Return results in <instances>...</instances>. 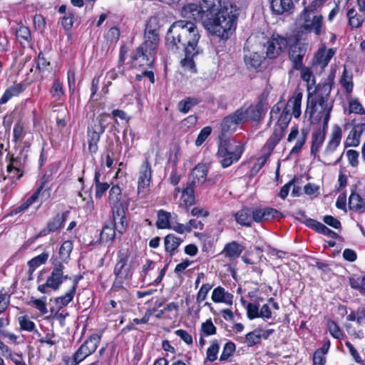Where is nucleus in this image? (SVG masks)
<instances>
[{
  "mask_svg": "<svg viewBox=\"0 0 365 365\" xmlns=\"http://www.w3.org/2000/svg\"><path fill=\"white\" fill-rule=\"evenodd\" d=\"M319 1V0H315L312 1L309 6L304 8L299 16L300 19L303 21L302 24L312 21V18H311V14L315 11Z\"/></svg>",
  "mask_w": 365,
  "mask_h": 365,
  "instance_id": "obj_46",
  "label": "nucleus"
},
{
  "mask_svg": "<svg viewBox=\"0 0 365 365\" xmlns=\"http://www.w3.org/2000/svg\"><path fill=\"white\" fill-rule=\"evenodd\" d=\"M336 53V49L331 48L326 49L325 46L320 47L314 56L315 62L322 68L326 67Z\"/></svg>",
  "mask_w": 365,
  "mask_h": 365,
  "instance_id": "obj_21",
  "label": "nucleus"
},
{
  "mask_svg": "<svg viewBox=\"0 0 365 365\" xmlns=\"http://www.w3.org/2000/svg\"><path fill=\"white\" fill-rule=\"evenodd\" d=\"M122 198L121 189L118 185H113L109 190L108 203L112 211L118 208H123L120 201Z\"/></svg>",
  "mask_w": 365,
  "mask_h": 365,
  "instance_id": "obj_29",
  "label": "nucleus"
},
{
  "mask_svg": "<svg viewBox=\"0 0 365 365\" xmlns=\"http://www.w3.org/2000/svg\"><path fill=\"white\" fill-rule=\"evenodd\" d=\"M16 36L21 44H23L25 42L29 43L31 41V31L27 26H19L16 30Z\"/></svg>",
  "mask_w": 365,
  "mask_h": 365,
  "instance_id": "obj_44",
  "label": "nucleus"
},
{
  "mask_svg": "<svg viewBox=\"0 0 365 365\" xmlns=\"http://www.w3.org/2000/svg\"><path fill=\"white\" fill-rule=\"evenodd\" d=\"M73 21L74 13L71 10H68L66 15H63L60 18L61 24L66 31H70L71 29L73 24Z\"/></svg>",
  "mask_w": 365,
  "mask_h": 365,
  "instance_id": "obj_52",
  "label": "nucleus"
},
{
  "mask_svg": "<svg viewBox=\"0 0 365 365\" xmlns=\"http://www.w3.org/2000/svg\"><path fill=\"white\" fill-rule=\"evenodd\" d=\"M180 15L187 19V21H191L196 24L200 21L205 30L212 36H216L221 40V33L215 26V21L210 16H206L205 10L202 9L201 4L188 3L185 4L180 9Z\"/></svg>",
  "mask_w": 365,
  "mask_h": 365,
  "instance_id": "obj_4",
  "label": "nucleus"
},
{
  "mask_svg": "<svg viewBox=\"0 0 365 365\" xmlns=\"http://www.w3.org/2000/svg\"><path fill=\"white\" fill-rule=\"evenodd\" d=\"M207 169L205 164L199 163L192 169V180L190 183H192V186L195 183L202 184L206 180Z\"/></svg>",
  "mask_w": 365,
  "mask_h": 365,
  "instance_id": "obj_32",
  "label": "nucleus"
},
{
  "mask_svg": "<svg viewBox=\"0 0 365 365\" xmlns=\"http://www.w3.org/2000/svg\"><path fill=\"white\" fill-rule=\"evenodd\" d=\"M50 94L52 98H54L57 101L61 100L62 97L64 96L63 86L58 78L54 80L50 89Z\"/></svg>",
  "mask_w": 365,
  "mask_h": 365,
  "instance_id": "obj_42",
  "label": "nucleus"
},
{
  "mask_svg": "<svg viewBox=\"0 0 365 365\" xmlns=\"http://www.w3.org/2000/svg\"><path fill=\"white\" fill-rule=\"evenodd\" d=\"M113 220L115 229L118 232L123 234L127 227V220L123 208H118L113 211Z\"/></svg>",
  "mask_w": 365,
  "mask_h": 365,
  "instance_id": "obj_33",
  "label": "nucleus"
},
{
  "mask_svg": "<svg viewBox=\"0 0 365 365\" xmlns=\"http://www.w3.org/2000/svg\"><path fill=\"white\" fill-rule=\"evenodd\" d=\"M349 109L350 113L360 115L365 114V109L358 99H354L349 102Z\"/></svg>",
  "mask_w": 365,
  "mask_h": 365,
  "instance_id": "obj_59",
  "label": "nucleus"
},
{
  "mask_svg": "<svg viewBox=\"0 0 365 365\" xmlns=\"http://www.w3.org/2000/svg\"><path fill=\"white\" fill-rule=\"evenodd\" d=\"M206 16L215 20V26L221 33V40L226 41L235 32L240 6L233 0H199Z\"/></svg>",
  "mask_w": 365,
  "mask_h": 365,
  "instance_id": "obj_1",
  "label": "nucleus"
},
{
  "mask_svg": "<svg viewBox=\"0 0 365 365\" xmlns=\"http://www.w3.org/2000/svg\"><path fill=\"white\" fill-rule=\"evenodd\" d=\"M289 42V38L273 33L264 44L266 57L269 59L278 58L287 49Z\"/></svg>",
  "mask_w": 365,
  "mask_h": 365,
  "instance_id": "obj_10",
  "label": "nucleus"
},
{
  "mask_svg": "<svg viewBox=\"0 0 365 365\" xmlns=\"http://www.w3.org/2000/svg\"><path fill=\"white\" fill-rule=\"evenodd\" d=\"M236 222L245 227H251L252 220V207H244L235 214Z\"/></svg>",
  "mask_w": 365,
  "mask_h": 365,
  "instance_id": "obj_24",
  "label": "nucleus"
},
{
  "mask_svg": "<svg viewBox=\"0 0 365 365\" xmlns=\"http://www.w3.org/2000/svg\"><path fill=\"white\" fill-rule=\"evenodd\" d=\"M327 131L317 128L312 134L311 153L316 155L326 138Z\"/></svg>",
  "mask_w": 365,
  "mask_h": 365,
  "instance_id": "obj_25",
  "label": "nucleus"
},
{
  "mask_svg": "<svg viewBox=\"0 0 365 365\" xmlns=\"http://www.w3.org/2000/svg\"><path fill=\"white\" fill-rule=\"evenodd\" d=\"M201 35L196 24L178 20L169 27L165 36V46L174 54L181 51H200L198 46Z\"/></svg>",
  "mask_w": 365,
  "mask_h": 365,
  "instance_id": "obj_2",
  "label": "nucleus"
},
{
  "mask_svg": "<svg viewBox=\"0 0 365 365\" xmlns=\"http://www.w3.org/2000/svg\"><path fill=\"white\" fill-rule=\"evenodd\" d=\"M118 260L115 267V274L117 280L122 283L124 279L131 277L130 265L128 264L130 257L129 250L126 248L121 249L118 254Z\"/></svg>",
  "mask_w": 365,
  "mask_h": 365,
  "instance_id": "obj_15",
  "label": "nucleus"
},
{
  "mask_svg": "<svg viewBox=\"0 0 365 365\" xmlns=\"http://www.w3.org/2000/svg\"><path fill=\"white\" fill-rule=\"evenodd\" d=\"M264 59L257 52L250 53L244 56V61L247 68L257 72Z\"/></svg>",
  "mask_w": 365,
  "mask_h": 365,
  "instance_id": "obj_22",
  "label": "nucleus"
},
{
  "mask_svg": "<svg viewBox=\"0 0 365 365\" xmlns=\"http://www.w3.org/2000/svg\"><path fill=\"white\" fill-rule=\"evenodd\" d=\"M67 212L57 214L51 221L48 222L47 227L48 231L55 232L61 227L66 220Z\"/></svg>",
  "mask_w": 365,
  "mask_h": 365,
  "instance_id": "obj_45",
  "label": "nucleus"
},
{
  "mask_svg": "<svg viewBox=\"0 0 365 365\" xmlns=\"http://www.w3.org/2000/svg\"><path fill=\"white\" fill-rule=\"evenodd\" d=\"M195 202L194 187L192 183H187L182 190L180 206L187 207L193 205Z\"/></svg>",
  "mask_w": 365,
  "mask_h": 365,
  "instance_id": "obj_34",
  "label": "nucleus"
},
{
  "mask_svg": "<svg viewBox=\"0 0 365 365\" xmlns=\"http://www.w3.org/2000/svg\"><path fill=\"white\" fill-rule=\"evenodd\" d=\"M364 131L365 123L354 125L346 138L345 147L358 146L360 143V137Z\"/></svg>",
  "mask_w": 365,
  "mask_h": 365,
  "instance_id": "obj_20",
  "label": "nucleus"
},
{
  "mask_svg": "<svg viewBox=\"0 0 365 365\" xmlns=\"http://www.w3.org/2000/svg\"><path fill=\"white\" fill-rule=\"evenodd\" d=\"M232 294L225 292V289L220 286L214 289L212 293V300L215 303L224 302L227 304H232Z\"/></svg>",
  "mask_w": 365,
  "mask_h": 365,
  "instance_id": "obj_28",
  "label": "nucleus"
},
{
  "mask_svg": "<svg viewBox=\"0 0 365 365\" xmlns=\"http://www.w3.org/2000/svg\"><path fill=\"white\" fill-rule=\"evenodd\" d=\"M9 319L4 318L0 319V334L4 337H7L9 339L15 341L17 339V336L15 334L10 333L6 329V327L9 325Z\"/></svg>",
  "mask_w": 365,
  "mask_h": 365,
  "instance_id": "obj_55",
  "label": "nucleus"
},
{
  "mask_svg": "<svg viewBox=\"0 0 365 365\" xmlns=\"http://www.w3.org/2000/svg\"><path fill=\"white\" fill-rule=\"evenodd\" d=\"M21 330L32 331L35 329V324L27 316H21L18 318Z\"/></svg>",
  "mask_w": 365,
  "mask_h": 365,
  "instance_id": "obj_56",
  "label": "nucleus"
},
{
  "mask_svg": "<svg viewBox=\"0 0 365 365\" xmlns=\"http://www.w3.org/2000/svg\"><path fill=\"white\" fill-rule=\"evenodd\" d=\"M330 89L328 93L324 96L323 94H320L319 91L315 94L314 97L312 98V96L310 93L308 95L307 100V106L305 111L306 114L309 115V118H312L314 113L316 112V106L317 105L320 106L323 110H324L325 106H328L325 103L327 101V97L329 95Z\"/></svg>",
  "mask_w": 365,
  "mask_h": 365,
  "instance_id": "obj_17",
  "label": "nucleus"
},
{
  "mask_svg": "<svg viewBox=\"0 0 365 365\" xmlns=\"http://www.w3.org/2000/svg\"><path fill=\"white\" fill-rule=\"evenodd\" d=\"M51 63L46 59L43 53L40 51L36 59V68L40 73H43L45 71H49Z\"/></svg>",
  "mask_w": 365,
  "mask_h": 365,
  "instance_id": "obj_47",
  "label": "nucleus"
},
{
  "mask_svg": "<svg viewBox=\"0 0 365 365\" xmlns=\"http://www.w3.org/2000/svg\"><path fill=\"white\" fill-rule=\"evenodd\" d=\"M327 327L331 336L336 339H340L342 336V332L339 326L334 321L329 320L327 322Z\"/></svg>",
  "mask_w": 365,
  "mask_h": 365,
  "instance_id": "obj_64",
  "label": "nucleus"
},
{
  "mask_svg": "<svg viewBox=\"0 0 365 365\" xmlns=\"http://www.w3.org/2000/svg\"><path fill=\"white\" fill-rule=\"evenodd\" d=\"M48 253L43 252L41 255L32 258L28 262L29 272H33L37 267L46 263L48 258Z\"/></svg>",
  "mask_w": 365,
  "mask_h": 365,
  "instance_id": "obj_41",
  "label": "nucleus"
},
{
  "mask_svg": "<svg viewBox=\"0 0 365 365\" xmlns=\"http://www.w3.org/2000/svg\"><path fill=\"white\" fill-rule=\"evenodd\" d=\"M235 344L233 342H227L225 344L222 353L220 356V361L227 359L235 351Z\"/></svg>",
  "mask_w": 365,
  "mask_h": 365,
  "instance_id": "obj_60",
  "label": "nucleus"
},
{
  "mask_svg": "<svg viewBox=\"0 0 365 365\" xmlns=\"http://www.w3.org/2000/svg\"><path fill=\"white\" fill-rule=\"evenodd\" d=\"M268 94L263 92L258 98L257 103L253 105L245 103L234 113L225 116L221 123L223 133L234 132L237 126L246 122H259L266 113Z\"/></svg>",
  "mask_w": 365,
  "mask_h": 365,
  "instance_id": "obj_3",
  "label": "nucleus"
},
{
  "mask_svg": "<svg viewBox=\"0 0 365 365\" xmlns=\"http://www.w3.org/2000/svg\"><path fill=\"white\" fill-rule=\"evenodd\" d=\"M355 191L356 187L354 190H351V194L349 199V207L350 210L358 211L363 208L365 204L361 195L356 193Z\"/></svg>",
  "mask_w": 365,
  "mask_h": 365,
  "instance_id": "obj_40",
  "label": "nucleus"
},
{
  "mask_svg": "<svg viewBox=\"0 0 365 365\" xmlns=\"http://www.w3.org/2000/svg\"><path fill=\"white\" fill-rule=\"evenodd\" d=\"M331 110H332L331 106H326L324 110L319 112L318 115H320V117H319L320 118L323 117V120H322V125H319L317 127L318 129H321L322 130L327 132L329 121L330 117H331Z\"/></svg>",
  "mask_w": 365,
  "mask_h": 365,
  "instance_id": "obj_49",
  "label": "nucleus"
},
{
  "mask_svg": "<svg viewBox=\"0 0 365 365\" xmlns=\"http://www.w3.org/2000/svg\"><path fill=\"white\" fill-rule=\"evenodd\" d=\"M245 145L235 139L220 138L217 155L223 160H240L245 152Z\"/></svg>",
  "mask_w": 365,
  "mask_h": 365,
  "instance_id": "obj_7",
  "label": "nucleus"
},
{
  "mask_svg": "<svg viewBox=\"0 0 365 365\" xmlns=\"http://www.w3.org/2000/svg\"><path fill=\"white\" fill-rule=\"evenodd\" d=\"M212 285L210 284H204L201 286L197 294L196 301L197 303H200L203 302L210 292V290L212 289Z\"/></svg>",
  "mask_w": 365,
  "mask_h": 365,
  "instance_id": "obj_63",
  "label": "nucleus"
},
{
  "mask_svg": "<svg viewBox=\"0 0 365 365\" xmlns=\"http://www.w3.org/2000/svg\"><path fill=\"white\" fill-rule=\"evenodd\" d=\"M155 53L138 46L135 53L130 56L129 64L131 68L144 69L152 68L155 61Z\"/></svg>",
  "mask_w": 365,
  "mask_h": 365,
  "instance_id": "obj_11",
  "label": "nucleus"
},
{
  "mask_svg": "<svg viewBox=\"0 0 365 365\" xmlns=\"http://www.w3.org/2000/svg\"><path fill=\"white\" fill-rule=\"evenodd\" d=\"M77 284L78 281L74 279L68 291L64 295L55 299L54 302L57 305L58 309L67 306L72 301L76 291Z\"/></svg>",
  "mask_w": 365,
  "mask_h": 365,
  "instance_id": "obj_27",
  "label": "nucleus"
},
{
  "mask_svg": "<svg viewBox=\"0 0 365 365\" xmlns=\"http://www.w3.org/2000/svg\"><path fill=\"white\" fill-rule=\"evenodd\" d=\"M219 344L216 341H212L210 346L207 349V359L210 361H213L217 359V354L219 351Z\"/></svg>",
  "mask_w": 365,
  "mask_h": 365,
  "instance_id": "obj_62",
  "label": "nucleus"
},
{
  "mask_svg": "<svg viewBox=\"0 0 365 365\" xmlns=\"http://www.w3.org/2000/svg\"><path fill=\"white\" fill-rule=\"evenodd\" d=\"M212 133V128L210 126H205L204 127L199 133L195 144L196 146H200L202 145L206 139L208 138V136L210 135Z\"/></svg>",
  "mask_w": 365,
  "mask_h": 365,
  "instance_id": "obj_57",
  "label": "nucleus"
},
{
  "mask_svg": "<svg viewBox=\"0 0 365 365\" xmlns=\"http://www.w3.org/2000/svg\"><path fill=\"white\" fill-rule=\"evenodd\" d=\"M201 101V98L197 97H186L178 102V110L180 113L186 114L193 106L198 105Z\"/></svg>",
  "mask_w": 365,
  "mask_h": 365,
  "instance_id": "obj_35",
  "label": "nucleus"
},
{
  "mask_svg": "<svg viewBox=\"0 0 365 365\" xmlns=\"http://www.w3.org/2000/svg\"><path fill=\"white\" fill-rule=\"evenodd\" d=\"M307 53V44L302 43L299 40H297L292 43L288 50L289 60L292 62L293 70H299L303 68V59Z\"/></svg>",
  "mask_w": 365,
  "mask_h": 365,
  "instance_id": "obj_13",
  "label": "nucleus"
},
{
  "mask_svg": "<svg viewBox=\"0 0 365 365\" xmlns=\"http://www.w3.org/2000/svg\"><path fill=\"white\" fill-rule=\"evenodd\" d=\"M201 53L200 51H181L180 55L184 54V58L181 59V66L184 68H188L192 72H196V66L194 61V58Z\"/></svg>",
  "mask_w": 365,
  "mask_h": 365,
  "instance_id": "obj_31",
  "label": "nucleus"
},
{
  "mask_svg": "<svg viewBox=\"0 0 365 365\" xmlns=\"http://www.w3.org/2000/svg\"><path fill=\"white\" fill-rule=\"evenodd\" d=\"M110 119L109 113H102L89 121L87 127V142L88 151L91 155L97 153L98 143L110 123Z\"/></svg>",
  "mask_w": 365,
  "mask_h": 365,
  "instance_id": "obj_5",
  "label": "nucleus"
},
{
  "mask_svg": "<svg viewBox=\"0 0 365 365\" xmlns=\"http://www.w3.org/2000/svg\"><path fill=\"white\" fill-rule=\"evenodd\" d=\"M312 225L318 232L322 233L326 236H328L331 238H336L338 237V235L335 232L331 230L321 222L312 220Z\"/></svg>",
  "mask_w": 365,
  "mask_h": 365,
  "instance_id": "obj_50",
  "label": "nucleus"
},
{
  "mask_svg": "<svg viewBox=\"0 0 365 365\" xmlns=\"http://www.w3.org/2000/svg\"><path fill=\"white\" fill-rule=\"evenodd\" d=\"M244 250V247L235 241L227 243L223 250L222 254L225 257L233 260L239 257Z\"/></svg>",
  "mask_w": 365,
  "mask_h": 365,
  "instance_id": "obj_26",
  "label": "nucleus"
},
{
  "mask_svg": "<svg viewBox=\"0 0 365 365\" xmlns=\"http://www.w3.org/2000/svg\"><path fill=\"white\" fill-rule=\"evenodd\" d=\"M339 82L347 93L352 92L354 88L353 76L351 73H349L346 67L344 68Z\"/></svg>",
  "mask_w": 365,
  "mask_h": 365,
  "instance_id": "obj_39",
  "label": "nucleus"
},
{
  "mask_svg": "<svg viewBox=\"0 0 365 365\" xmlns=\"http://www.w3.org/2000/svg\"><path fill=\"white\" fill-rule=\"evenodd\" d=\"M269 7L273 15L292 14L294 9L292 0H269Z\"/></svg>",
  "mask_w": 365,
  "mask_h": 365,
  "instance_id": "obj_16",
  "label": "nucleus"
},
{
  "mask_svg": "<svg viewBox=\"0 0 365 365\" xmlns=\"http://www.w3.org/2000/svg\"><path fill=\"white\" fill-rule=\"evenodd\" d=\"M324 17L322 15H314L312 21L301 24L299 30L296 34L297 40L302 38L304 34L313 33L317 36H319L323 34Z\"/></svg>",
  "mask_w": 365,
  "mask_h": 365,
  "instance_id": "obj_14",
  "label": "nucleus"
},
{
  "mask_svg": "<svg viewBox=\"0 0 365 365\" xmlns=\"http://www.w3.org/2000/svg\"><path fill=\"white\" fill-rule=\"evenodd\" d=\"M43 185L29 197L26 200L25 202H24L21 206L16 207L14 212L17 214L21 211H24L28 209L38 197L39 193L43 188Z\"/></svg>",
  "mask_w": 365,
  "mask_h": 365,
  "instance_id": "obj_48",
  "label": "nucleus"
},
{
  "mask_svg": "<svg viewBox=\"0 0 365 365\" xmlns=\"http://www.w3.org/2000/svg\"><path fill=\"white\" fill-rule=\"evenodd\" d=\"M342 138V130L340 125L335 124L332 127L331 133L329 136V140L325 148L324 153L329 154L333 153L336 148L340 145Z\"/></svg>",
  "mask_w": 365,
  "mask_h": 365,
  "instance_id": "obj_19",
  "label": "nucleus"
},
{
  "mask_svg": "<svg viewBox=\"0 0 365 365\" xmlns=\"http://www.w3.org/2000/svg\"><path fill=\"white\" fill-rule=\"evenodd\" d=\"M115 232L113 226L106 225L101 232V240L104 242L113 241Z\"/></svg>",
  "mask_w": 365,
  "mask_h": 365,
  "instance_id": "obj_54",
  "label": "nucleus"
},
{
  "mask_svg": "<svg viewBox=\"0 0 365 365\" xmlns=\"http://www.w3.org/2000/svg\"><path fill=\"white\" fill-rule=\"evenodd\" d=\"M25 123L21 119H19L14 124L13 128V141L16 143H21L25 138Z\"/></svg>",
  "mask_w": 365,
  "mask_h": 365,
  "instance_id": "obj_38",
  "label": "nucleus"
},
{
  "mask_svg": "<svg viewBox=\"0 0 365 365\" xmlns=\"http://www.w3.org/2000/svg\"><path fill=\"white\" fill-rule=\"evenodd\" d=\"M151 178V166L148 161H145L142 164L139 172L137 192L139 199L145 198L149 195Z\"/></svg>",
  "mask_w": 365,
  "mask_h": 365,
  "instance_id": "obj_12",
  "label": "nucleus"
},
{
  "mask_svg": "<svg viewBox=\"0 0 365 365\" xmlns=\"http://www.w3.org/2000/svg\"><path fill=\"white\" fill-rule=\"evenodd\" d=\"M280 212L272 207H252V220L256 222L269 220L273 218H277Z\"/></svg>",
  "mask_w": 365,
  "mask_h": 365,
  "instance_id": "obj_18",
  "label": "nucleus"
},
{
  "mask_svg": "<svg viewBox=\"0 0 365 365\" xmlns=\"http://www.w3.org/2000/svg\"><path fill=\"white\" fill-rule=\"evenodd\" d=\"M101 174L99 171L95 172L94 176V184L96 188V197L101 198L105 192L108 190L110 185L106 182H102L101 180Z\"/></svg>",
  "mask_w": 365,
  "mask_h": 365,
  "instance_id": "obj_37",
  "label": "nucleus"
},
{
  "mask_svg": "<svg viewBox=\"0 0 365 365\" xmlns=\"http://www.w3.org/2000/svg\"><path fill=\"white\" fill-rule=\"evenodd\" d=\"M346 16L348 18V25L352 29L361 27L365 20V14L360 12L357 13L354 6L347 9Z\"/></svg>",
  "mask_w": 365,
  "mask_h": 365,
  "instance_id": "obj_23",
  "label": "nucleus"
},
{
  "mask_svg": "<svg viewBox=\"0 0 365 365\" xmlns=\"http://www.w3.org/2000/svg\"><path fill=\"white\" fill-rule=\"evenodd\" d=\"M73 249L71 241L66 240L63 242L59 250V255L63 262H66L70 257V254Z\"/></svg>",
  "mask_w": 365,
  "mask_h": 365,
  "instance_id": "obj_51",
  "label": "nucleus"
},
{
  "mask_svg": "<svg viewBox=\"0 0 365 365\" xmlns=\"http://www.w3.org/2000/svg\"><path fill=\"white\" fill-rule=\"evenodd\" d=\"M53 266L51 275L47 278L46 283L38 287V290L43 294H48V289L58 290L63 280L70 279L68 274H64V266L62 262L54 260L52 262Z\"/></svg>",
  "mask_w": 365,
  "mask_h": 365,
  "instance_id": "obj_8",
  "label": "nucleus"
},
{
  "mask_svg": "<svg viewBox=\"0 0 365 365\" xmlns=\"http://www.w3.org/2000/svg\"><path fill=\"white\" fill-rule=\"evenodd\" d=\"M262 336L261 330L259 329H255L254 331L248 333L245 336L248 346H252L260 343Z\"/></svg>",
  "mask_w": 365,
  "mask_h": 365,
  "instance_id": "obj_53",
  "label": "nucleus"
},
{
  "mask_svg": "<svg viewBox=\"0 0 365 365\" xmlns=\"http://www.w3.org/2000/svg\"><path fill=\"white\" fill-rule=\"evenodd\" d=\"M171 215L170 212L160 210L158 213V220L156 226L159 229H166L170 227V219Z\"/></svg>",
  "mask_w": 365,
  "mask_h": 365,
  "instance_id": "obj_43",
  "label": "nucleus"
},
{
  "mask_svg": "<svg viewBox=\"0 0 365 365\" xmlns=\"http://www.w3.org/2000/svg\"><path fill=\"white\" fill-rule=\"evenodd\" d=\"M299 71H301V78L304 81L307 82L308 84L311 81H312L313 84L315 83L314 76L309 68L303 65V68H300Z\"/></svg>",
  "mask_w": 365,
  "mask_h": 365,
  "instance_id": "obj_61",
  "label": "nucleus"
},
{
  "mask_svg": "<svg viewBox=\"0 0 365 365\" xmlns=\"http://www.w3.org/2000/svg\"><path fill=\"white\" fill-rule=\"evenodd\" d=\"M160 26L156 18H150L144 30V41L139 46L156 54L160 41Z\"/></svg>",
  "mask_w": 365,
  "mask_h": 365,
  "instance_id": "obj_9",
  "label": "nucleus"
},
{
  "mask_svg": "<svg viewBox=\"0 0 365 365\" xmlns=\"http://www.w3.org/2000/svg\"><path fill=\"white\" fill-rule=\"evenodd\" d=\"M182 240L180 238L176 237L175 235H168L164 239L165 251L170 253L172 256L174 255L175 251L180 245Z\"/></svg>",
  "mask_w": 365,
  "mask_h": 365,
  "instance_id": "obj_36",
  "label": "nucleus"
},
{
  "mask_svg": "<svg viewBox=\"0 0 365 365\" xmlns=\"http://www.w3.org/2000/svg\"><path fill=\"white\" fill-rule=\"evenodd\" d=\"M101 337L98 334L91 335L88 339H86L79 347L81 351H83L84 354L87 356L91 355L94 353L100 343Z\"/></svg>",
  "mask_w": 365,
  "mask_h": 365,
  "instance_id": "obj_30",
  "label": "nucleus"
},
{
  "mask_svg": "<svg viewBox=\"0 0 365 365\" xmlns=\"http://www.w3.org/2000/svg\"><path fill=\"white\" fill-rule=\"evenodd\" d=\"M6 171L9 178H16L19 180L23 176V172L19 168L14 166L13 163H10L7 165Z\"/></svg>",
  "mask_w": 365,
  "mask_h": 365,
  "instance_id": "obj_58",
  "label": "nucleus"
},
{
  "mask_svg": "<svg viewBox=\"0 0 365 365\" xmlns=\"http://www.w3.org/2000/svg\"><path fill=\"white\" fill-rule=\"evenodd\" d=\"M292 116L289 110H284L279 115L274 132L268 139L264 148L267 150V153L261 155L257 160H267L275 145L281 140L284 135L285 130L287 128Z\"/></svg>",
  "mask_w": 365,
  "mask_h": 365,
  "instance_id": "obj_6",
  "label": "nucleus"
}]
</instances>
